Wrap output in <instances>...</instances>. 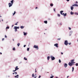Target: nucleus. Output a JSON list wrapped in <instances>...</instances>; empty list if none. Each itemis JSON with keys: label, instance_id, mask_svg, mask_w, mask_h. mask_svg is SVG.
I'll use <instances>...</instances> for the list:
<instances>
[{"label": "nucleus", "instance_id": "12", "mask_svg": "<svg viewBox=\"0 0 78 78\" xmlns=\"http://www.w3.org/2000/svg\"><path fill=\"white\" fill-rule=\"evenodd\" d=\"M74 61H75V59H73L71 60V62H74Z\"/></svg>", "mask_w": 78, "mask_h": 78}, {"label": "nucleus", "instance_id": "50", "mask_svg": "<svg viewBox=\"0 0 78 78\" xmlns=\"http://www.w3.org/2000/svg\"><path fill=\"white\" fill-rule=\"evenodd\" d=\"M70 0H67V2H69Z\"/></svg>", "mask_w": 78, "mask_h": 78}, {"label": "nucleus", "instance_id": "14", "mask_svg": "<svg viewBox=\"0 0 78 78\" xmlns=\"http://www.w3.org/2000/svg\"><path fill=\"white\" fill-rule=\"evenodd\" d=\"M70 14L71 15H73V14H74V13L73 12H71Z\"/></svg>", "mask_w": 78, "mask_h": 78}, {"label": "nucleus", "instance_id": "61", "mask_svg": "<svg viewBox=\"0 0 78 78\" xmlns=\"http://www.w3.org/2000/svg\"><path fill=\"white\" fill-rule=\"evenodd\" d=\"M19 23V22H17L16 23Z\"/></svg>", "mask_w": 78, "mask_h": 78}, {"label": "nucleus", "instance_id": "2", "mask_svg": "<svg viewBox=\"0 0 78 78\" xmlns=\"http://www.w3.org/2000/svg\"><path fill=\"white\" fill-rule=\"evenodd\" d=\"M15 70H13V72H16V70H19V68H18V66H16L15 68Z\"/></svg>", "mask_w": 78, "mask_h": 78}, {"label": "nucleus", "instance_id": "49", "mask_svg": "<svg viewBox=\"0 0 78 78\" xmlns=\"http://www.w3.org/2000/svg\"><path fill=\"white\" fill-rule=\"evenodd\" d=\"M61 54H62V55H63V53L61 52Z\"/></svg>", "mask_w": 78, "mask_h": 78}, {"label": "nucleus", "instance_id": "43", "mask_svg": "<svg viewBox=\"0 0 78 78\" xmlns=\"http://www.w3.org/2000/svg\"><path fill=\"white\" fill-rule=\"evenodd\" d=\"M17 29H19V27H17Z\"/></svg>", "mask_w": 78, "mask_h": 78}, {"label": "nucleus", "instance_id": "63", "mask_svg": "<svg viewBox=\"0 0 78 78\" xmlns=\"http://www.w3.org/2000/svg\"><path fill=\"white\" fill-rule=\"evenodd\" d=\"M60 25H62V24H60Z\"/></svg>", "mask_w": 78, "mask_h": 78}, {"label": "nucleus", "instance_id": "62", "mask_svg": "<svg viewBox=\"0 0 78 78\" xmlns=\"http://www.w3.org/2000/svg\"><path fill=\"white\" fill-rule=\"evenodd\" d=\"M55 78H58L57 77H56Z\"/></svg>", "mask_w": 78, "mask_h": 78}, {"label": "nucleus", "instance_id": "3", "mask_svg": "<svg viewBox=\"0 0 78 78\" xmlns=\"http://www.w3.org/2000/svg\"><path fill=\"white\" fill-rule=\"evenodd\" d=\"M68 44H69V43H68V41H67V40H66L65 41L64 44H65L66 45H67Z\"/></svg>", "mask_w": 78, "mask_h": 78}, {"label": "nucleus", "instance_id": "20", "mask_svg": "<svg viewBox=\"0 0 78 78\" xmlns=\"http://www.w3.org/2000/svg\"><path fill=\"white\" fill-rule=\"evenodd\" d=\"M73 70H74V67H72V72H73Z\"/></svg>", "mask_w": 78, "mask_h": 78}, {"label": "nucleus", "instance_id": "56", "mask_svg": "<svg viewBox=\"0 0 78 78\" xmlns=\"http://www.w3.org/2000/svg\"><path fill=\"white\" fill-rule=\"evenodd\" d=\"M58 39V40H60L61 39L60 38H59V39Z\"/></svg>", "mask_w": 78, "mask_h": 78}, {"label": "nucleus", "instance_id": "54", "mask_svg": "<svg viewBox=\"0 0 78 78\" xmlns=\"http://www.w3.org/2000/svg\"><path fill=\"white\" fill-rule=\"evenodd\" d=\"M37 77V76H36L34 77V78H36V77Z\"/></svg>", "mask_w": 78, "mask_h": 78}, {"label": "nucleus", "instance_id": "39", "mask_svg": "<svg viewBox=\"0 0 78 78\" xmlns=\"http://www.w3.org/2000/svg\"><path fill=\"white\" fill-rule=\"evenodd\" d=\"M15 30L16 32L17 31V29H15Z\"/></svg>", "mask_w": 78, "mask_h": 78}, {"label": "nucleus", "instance_id": "7", "mask_svg": "<svg viewBox=\"0 0 78 78\" xmlns=\"http://www.w3.org/2000/svg\"><path fill=\"white\" fill-rule=\"evenodd\" d=\"M54 46H55L57 48H58V44L57 43L55 44H54Z\"/></svg>", "mask_w": 78, "mask_h": 78}, {"label": "nucleus", "instance_id": "18", "mask_svg": "<svg viewBox=\"0 0 78 78\" xmlns=\"http://www.w3.org/2000/svg\"><path fill=\"white\" fill-rule=\"evenodd\" d=\"M21 28V29H23V28H24V27L23 26H22L20 27Z\"/></svg>", "mask_w": 78, "mask_h": 78}, {"label": "nucleus", "instance_id": "29", "mask_svg": "<svg viewBox=\"0 0 78 78\" xmlns=\"http://www.w3.org/2000/svg\"><path fill=\"white\" fill-rule=\"evenodd\" d=\"M57 16H58V17H60V14H57Z\"/></svg>", "mask_w": 78, "mask_h": 78}, {"label": "nucleus", "instance_id": "47", "mask_svg": "<svg viewBox=\"0 0 78 78\" xmlns=\"http://www.w3.org/2000/svg\"><path fill=\"white\" fill-rule=\"evenodd\" d=\"M26 47V45H24V47Z\"/></svg>", "mask_w": 78, "mask_h": 78}, {"label": "nucleus", "instance_id": "26", "mask_svg": "<svg viewBox=\"0 0 78 78\" xmlns=\"http://www.w3.org/2000/svg\"><path fill=\"white\" fill-rule=\"evenodd\" d=\"M9 27H6V29H9Z\"/></svg>", "mask_w": 78, "mask_h": 78}, {"label": "nucleus", "instance_id": "57", "mask_svg": "<svg viewBox=\"0 0 78 78\" xmlns=\"http://www.w3.org/2000/svg\"><path fill=\"white\" fill-rule=\"evenodd\" d=\"M12 27H14V25H12Z\"/></svg>", "mask_w": 78, "mask_h": 78}, {"label": "nucleus", "instance_id": "42", "mask_svg": "<svg viewBox=\"0 0 78 78\" xmlns=\"http://www.w3.org/2000/svg\"><path fill=\"white\" fill-rule=\"evenodd\" d=\"M68 44H69V45H71V43H69Z\"/></svg>", "mask_w": 78, "mask_h": 78}, {"label": "nucleus", "instance_id": "40", "mask_svg": "<svg viewBox=\"0 0 78 78\" xmlns=\"http://www.w3.org/2000/svg\"><path fill=\"white\" fill-rule=\"evenodd\" d=\"M75 14H76L77 15H78V13H75Z\"/></svg>", "mask_w": 78, "mask_h": 78}, {"label": "nucleus", "instance_id": "38", "mask_svg": "<svg viewBox=\"0 0 78 78\" xmlns=\"http://www.w3.org/2000/svg\"><path fill=\"white\" fill-rule=\"evenodd\" d=\"M69 30H71V28L70 27H69Z\"/></svg>", "mask_w": 78, "mask_h": 78}, {"label": "nucleus", "instance_id": "35", "mask_svg": "<svg viewBox=\"0 0 78 78\" xmlns=\"http://www.w3.org/2000/svg\"><path fill=\"white\" fill-rule=\"evenodd\" d=\"M15 75H17V72H15Z\"/></svg>", "mask_w": 78, "mask_h": 78}, {"label": "nucleus", "instance_id": "36", "mask_svg": "<svg viewBox=\"0 0 78 78\" xmlns=\"http://www.w3.org/2000/svg\"><path fill=\"white\" fill-rule=\"evenodd\" d=\"M4 40H5V38H2V41H4Z\"/></svg>", "mask_w": 78, "mask_h": 78}, {"label": "nucleus", "instance_id": "31", "mask_svg": "<svg viewBox=\"0 0 78 78\" xmlns=\"http://www.w3.org/2000/svg\"><path fill=\"white\" fill-rule=\"evenodd\" d=\"M76 66H78V63H76Z\"/></svg>", "mask_w": 78, "mask_h": 78}, {"label": "nucleus", "instance_id": "16", "mask_svg": "<svg viewBox=\"0 0 78 78\" xmlns=\"http://www.w3.org/2000/svg\"><path fill=\"white\" fill-rule=\"evenodd\" d=\"M23 33H24V36H26V35H27V33H25V32H23Z\"/></svg>", "mask_w": 78, "mask_h": 78}, {"label": "nucleus", "instance_id": "22", "mask_svg": "<svg viewBox=\"0 0 78 78\" xmlns=\"http://www.w3.org/2000/svg\"><path fill=\"white\" fill-rule=\"evenodd\" d=\"M50 6H53V4H50Z\"/></svg>", "mask_w": 78, "mask_h": 78}, {"label": "nucleus", "instance_id": "1", "mask_svg": "<svg viewBox=\"0 0 78 78\" xmlns=\"http://www.w3.org/2000/svg\"><path fill=\"white\" fill-rule=\"evenodd\" d=\"M74 63H75V62H69L68 65H69V66H73V65H74Z\"/></svg>", "mask_w": 78, "mask_h": 78}, {"label": "nucleus", "instance_id": "55", "mask_svg": "<svg viewBox=\"0 0 78 78\" xmlns=\"http://www.w3.org/2000/svg\"><path fill=\"white\" fill-rule=\"evenodd\" d=\"M37 9V7H36L35 8V9Z\"/></svg>", "mask_w": 78, "mask_h": 78}, {"label": "nucleus", "instance_id": "21", "mask_svg": "<svg viewBox=\"0 0 78 78\" xmlns=\"http://www.w3.org/2000/svg\"><path fill=\"white\" fill-rule=\"evenodd\" d=\"M15 14H16V11H14V13L13 14V16H14V15H15Z\"/></svg>", "mask_w": 78, "mask_h": 78}, {"label": "nucleus", "instance_id": "23", "mask_svg": "<svg viewBox=\"0 0 78 78\" xmlns=\"http://www.w3.org/2000/svg\"><path fill=\"white\" fill-rule=\"evenodd\" d=\"M17 45L18 47H19V45H20V43H18Z\"/></svg>", "mask_w": 78, "mask_h": 78}, {"label": "nucleus", "instance_id": "60", "mask_svg": "<svg viewBox=\"0 0 78 78\" xmlns=\"http://www.w3.org/2000/svg\"><path fill=\"white\" fill-rule=\"evenodd\" d=\"M2 21L3 22V20H2Z\"/></svg>", "mask_w": 78, "mask_h": 78}, {"label": "nucleus", "instance_id": "44", "mask_svg": "<svg viewBox=\"0 0 78 78\" xmlns=\"http://www.w3.org/2000/svg\"><path fill=\"white\" fill-rule=\"evenodd\" d=\"M15 25H17V23H16L15 24Z\"/></svg>", "mask_w": 78, "mask_h": 78}, {"label": "nucleus", "instance_id": "24", "mask_svg": "<svg viewBox=\"0 0 78 78\" xmlns=\"http://www.w3.org/2000/svg\"><path fill=\"white\" fill-rule=\"evenodd\" d=\"M24 60H27V58H25V57H24Z\"/></svg>", "mask_w": 78, "mask_h": 78}, {"label": "nucleus", "instance_id": "64", "mask_svg": "<svg viewBox=\"0 0 78 78\" xmlns=\"http://www.w3.org/2000/svg\"><path fill=\"white\" fill-rule=\"evenodd\" d=\"M47 73H49V72H47Z\"/></svg>", "mask_w": 78, "mask_h": 78}, {"label": "nucleus", "instance_id": "6", "mask_svg": "<svg viewBox=\"0 0 78 78\" xmlns=\"http://www.w3.org/2000/svg\"><path fill=\"white\" fill-rule=\"evenodd\" d=\"M8 5H9V7H10L12 5V3H9Z\"/></svg>", "mask_w": 78, "mask_h": 78}, {"label": "nucleus", "instance_id": "48", "mask_svg": "<svg viewBox=\"0 0 78 78\" xmlns=\"http://www.w3.org/2000/svg\"><path fill=\"white\" fill-rule=\"evenodd\" d=\"M76 3H78V2L77 1H76Z\"/></svg>", "mask_w": 78, "mask_h": 78}, {"label": "nucleus", "instance_id": "51", "mask_svg": "<svg viewBox=\"0 0 78 78\" xmlns=\"http://www.w3.org/2000/svg\"><path fill=\"white\" fill-rule=\"evenodd\" d=\"M34 75L35 76H36V75H37L36 74H35Z\"/></svg>", "mask_w": 78, "mask_h": 78}, {"label": "nucleus", "instance_id": "11", "mask_svg": "<svg viewBox=\"0 0 78 78\" xmlns=\"http://www.w3.org/2000/svg\"><path fill=\"white\" fill-rule=\"evenodd\" d=\"M64 12V11H61L60 12V14H61L62 15V12Z\"/></svg>", "mask_w": 78, "mask_h": 78}, {"label": "nucleus", "instance_id": "45", "mask_svg": "<svg viewBox=\"0 0 78 78\" xmlns=\"http://www.w3.org/2000/svg\"><path fill=\"white\" fill-rule=\"evenodd\" d=\"M35 73H36V72H37V71H36V69H35Z\"/></svg>", "mask_w": 78, "mask_h": 78}, {"label": "nucleus", "instance_id": "33", "mask_svg": "<svg viewBox=\"0 0 78 78\" xmlns=\"http://www.w3.org/2000/svg\"><path fill=\"white\" fill-rule=\"evenodd\" d=\"M14 28H15V29H17V27L15 26V27H14Z\"/></svg>", "mask_w": 78, "mask_h": 78}, {"label": "nucleus", "instance_id": "15", "mask_svg": "<svg viewBox=\"0 0 78 78\" xmlns=\"http://www.w3.org/2000/svg\"><path fill=\"white\" fill-rule=\"evenodd\" d=\"M44 22L45 23H46V24H47V21H44Z\"/></svg>", "mask_w": 78, "mask_h": 78}, {"label": "nucleus", "instance_id": "25", "mask_svg": "<svg viewBox=\"0 0 78 78\" xmlns=\"http://www.w3.org/2000/svg\"><path fill=\"white\" fill-rule=\"evenodd\" d=\"M13 2H14V0H12L11 1V2L12 3H13Z\"/></svg>", "mask_w": 78, "mask_h": 78}, {"label": "nucleus", "instance_id": "5", "mask_svg": "<svg viewBox=\"0 0 78 78\" xmlns=\"http://www.w3.org/2000/svg\"><path fill=\"white\" fill-rule=\"evenodd\" d=\"M51 58L52 61H53V60H55V58L52 56H51Z\"/></svg>", "mask_w": 78, "mask_h": 78}, {"label": "nucleus", "instance_id": "53", "mask_svg": "<svg viewBox=\"0 0 78 78\" xmlns=\"http://www.w3.org/2000/svg\"><path fill=\"white\" fill-rule=\"evenodd\" d=\"M69 76H67V78H69Z\"/></svg>", "mask_w": 78, "mask_h": 78}, {"label": "nucleus", "instance_id": "52", "mask_svg": "<svg viewBox=\"0 0 78 78\" xmlns=\"http://www.w3.org/2000/svg\"><path fill=\"white\" fill-rule=\"evenodd\" d=\"M0 54H1V55H2V52H0Z\"/></svg>", "mask_w": 78, "mask_h": 78}, {"label": "nucleus", "instance_id": "27", "mask_svg": "<svg viewBox=\"0 0 78 78\" xmlns=\"http://www.w3.org/2000/svg\"><path fill=\"white\" fill-rule=\"evenodd\" d=\"M32 77H34V73H33L32 75Z\"/></svg>", "mask_w": 78, "mask_h": 78}, {"label": "nucleus", "instance_id": "58", "mask_svg": "<svg viewBox=\"0 0 78 78\" xmlns=\"http://www.w3.org/2000/svg\"><path fill=\"white\" fill-rule=\"evenodd\" d=\"M13 41H14V39H13Z\"/></svg>", "mask_w": 78, "mask_h": 78}, {"label": "nucleus", "instance_id": "41", "mask_svg": "<svg viewBox=\"0 0 78 78\" xmlns=\"http://www.w3.org/2000/svg\"><path fill=\"white\" fill-rule=\"evenodd\" d=\"M5 37H6V38L7 37L6 35H5Z\"/></svg>", "mask_w": 78, "mask_h": 78}, {"label": "nucleus", "instance_id": "19", "mask_svg": "<svg viewBox=\"0 0 78 78\" xmlns=\"http://www.w3.org/2000/svg\"><path fill=\"white\" fill-rule=\"evenodd\" d=\"M73 8H74V7H71V10H73Z\"/></svg>", "mask_w": 78, "mask_h": 78}, {"label": "nucleus", "instance_id": "46", "mask_svg": "<svg viewBox=\"0 0 78 78\" xmlns=\"http://www.w3.org/2000/svg\"><path fill=\"white\" fill-rule=\"evenodd\" d=\"M40 77H41V75H40V76H39V77L38 78H40Z\"/></svg>", "mask_w": 78, "mask_h": 78}, {"label": "nucleus", "instance_id": "9", "mask_svg": "<svg viewBox=\"0 0 78 78\" xmlns=\"http://www.w3.org/2000/svg\"><path fill=\"white\" fill-rule=\"evenodd\" d=\"M78 6V5L76 4H74L72 6Z\"/></svg>", "mask_w": 78, "mask_h": 78}, {"label": "nucleus", "instance_id": "4", "mask_svg": "<svg viewBox=\"0 0 78 78\" xmlns=\"http://www.w3.org/2000/svg\"><path fill=\"white\" fill-rule=\"evenodd\" d=\"M34 48H36L37 50H38V49H39V47L37 45L36 46L35 45L34 46Z\"/></svg>", "mask_w": 78, "mask_h": 78}, {"label": "nucleus", "instance_id": "17", "mask_svg": "<svg viewBox=\"0 0 78 78\" xmlns=\"http://www.w3.org/2000/svg\"><path fill=\"white\" fill-rule=\"evenodd\" d=\"M50 56H48L47 57L48 60H49V59H50Z\"/></svg>", "mask_w": 78, "mask_h": 78}, {"label": "nucleus", "instance_id": "30", "mask_svg": "<svg viewBox=\"0 0 78 78\" xmlns=\"http://www.w3.org/2000/svg\"><path fill=\"white\" fill-rule=\"evenodd\" d=\"M59 63L61 62V60H60V59H59Z\"/></svg>", "mask_w": 78, "mask_h": 78}, {"label": "nucleus", "instance_id": "13", "mask_svg": "<svg viewBox=\"0 0 78 78\" xmlns=\"http://www.w3.org/2000/svg\"><path fill=\"white\" fill-rule=\"evenodd\" d=\"M18 76H19V75H17L16 76H15V78H19Z\"/></svg>", "mask_w": 78, "mask_h": 78}, {"label": "nucleus", "instance_id": "32", "mask_svg": "<svg viewBox=\"0 0 78 78\" xmlns=\"http://www.w3.org/2000/svg\"><path fill=\"white\" fill-rule=\"evenodd\" d=\"M30 50V48H27V51H29V50Z\"/></svg>", "mask_w": 78, "mask_h": 78}, {"label": "nucleus", "instance_id": "10", "mask_svg": "<svg viewBox=\"0 0 78 78\" xmlns=\"http://www.w3.org/2000/svg\"><path fill=\"white\" fill-rule=\"evenodd\" d=\"M64 67H65L66 68V67H67V63L65 64L64 65Z\"/></svg>", "mask_w": 78, "mask_h": 78}, {"label": "nucleus", "instance_id": "59", "mask_svg": "<svg viewBox=\"0 0 78 78\" xmlns=\"http://www.w3.org/2000/svg\"><path fill=\"white\" fill-rule=\"evenodd\" d=\"M14 73H13V74H14Z\"/></svg>", "mask_w": 78, "mask_h": 78}, {"label": "nucleus", "instance_id": "34", "mask_svg": "<svg viewBox=\"0 0 78 78\" xmlns=\"http://www.w3.org/2000/svg\"><path fill=\"white\" fill-rule=\"evenodd\" d=\"M54 76H52L50 77V78H53V77H54Z\"/></svg>", "mask_w": 78, "mask_h": 78}, {"label": "nucleus", "instance_id": "37", "mask_svg": "<svg viewBox=\"0 0 78 78\" xmlns=\"http://www.w3.org/2000/svg\"><path fill=\"white\" fill-rule=\"evenodd\" d=\"M54 11L55 12V8H54Z\"/></svg>", "mask_w": 78, "mask_h": 78}, {"label": "nucleus", "instance_id": "28", "mask_svg": "<svg viewBox=\"0 0 78 78\" xmlns=\"http://www.w3.org/2000/svg\"><path fill=\"white\" fill-rule=\"evenodd\" d=\"M13 50H14V51L16 50V48H13Z\"/></svg>", "mask_w": 78, "mask_h": 78}, {"label": "nucleus", "instance_id": "8", "mask_svg": "<svg viewBox=\"0 0 78 78\" xmlns=\"http://www.w3.org/2000/svg\"><path fill=\"white\" fill-rule=\"evenodd\" d=\"M62 15H63V16H64L65 17V16H67V13H63V14H62Z\"/></svg>", "mask_w": 78, "mask_h": 78}]
</instances>
